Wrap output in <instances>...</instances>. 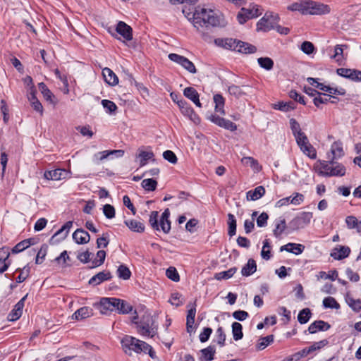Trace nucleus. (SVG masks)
I'll return each mask as SVG.
<instances>
[{
  "label": "nucleus",
  "mask_w": 361,
  "mask_h": 361,
  "mask_svg": "<svg viewBox=\"0 0 361 361\" xmlns=\"http://www.w3.org/2000/svg\"><path fill=\"white\" fill-rule=\"evenodd\" d=\"M274 340V335H268L265 337H261L259 340V342L257 344V348L258 350H264L267 348L270 343H273Z\"/></svg>",
  "instance_id": "79ce46f5"
},
{
  "label": "nucleus",
  "mask_w": 361,
  "mask_h": 361,
  "mask_svg": "<svg viewBox=\"0 0 361 361\" xmlns=\"http://www.w3.org/2000/svg\"><path fill=\"white\" fill-rule=\"evenodd\" d=\"M159 212L157 211H153L149 215V223L154 230H160V223L158 221Z\"/></svg>",
  "instance_id": "8fccbe9b"
},
{
  "label": "nucleus",
  "mask_w": 361,
  "mask_h": 361,
  "mask_svg": "<svg viewBox=\"0 0 361 361\" xmlns=\"http://www.w3.org/2000/svg\"><path fill=\"white\" fill-rule=\"evenodd\" d=\"M73 239L77 244L83 245L90 242V235L82 228H78L73 233Z\"/></svg>",
  "instance_id": "dca6fc26"
},
{
  "label": "nucleus",
  "mask_w": 361,
  "mask_h": 361,
  "mask_svg": "<svg viewBox=\"0 0 361 361\" xmlns=\"http://www.w3.org/2000/svg\"><path fill=\"white\" fill-rule=\"evenodd\" d=\"M238 52L249 54H254L257 51V47L248 42L238 41Z\"/></svg>",
  "instance_id": "f704fd0d"
},
{
  "label": "nucleus",
  "mask_w": 361,
  "mask_h": 361,
  "mask_svg": "<svg viewBox=\"0 0 361 361\" xmlns=\"http://www.w3.org/2000/svg\"><path fill=\"white\" fill-rule=\"evenodd\" d=\"M290 126L295 137L305 134L300 128L299 123L295 118L290 119Z\"/></svg>",
  "instance_id": "864d4df0"
},
{
  "label": "nucleus",
  "mask_w": 361,
  "mask_h": 361,
  "mask_svg": "<svg viewBox=\"0 0 361 361\" xmlns=\"http://www.w3.org/2000/svg\"><path fill=\"white\" fill-rule=\"evenodd\" d=\"M97 257L98 259H94L92 262L93 264L92 268L99 267L104 264L106 257V252L104 250H99L97 253Z\"/></svg>",
  "instance_id": "052dcab7"
},
{
  "label": "nucleus",
  "mask_w": 361,
  "mask_h": 361,
  "mask_svg": "<svg viewBox=\"0 0 361 361\" xmlns=\"http://www.w3.org/2000/svg\"><path fill=\"white\" fill-rule=\"evenodd\" d=\"M257 271V264L255 259H249L247 264L243 266L241 274L243 276H250Z\"/></svg>",
  "instance_id": "7c9ffc66"
},
{
  "label": "nucleus",
  "mask_w": 361,
  "mask_h": 361,
  "mask_svg": "<svg viewBox=\"0 0 361 361\" xmlns=\"http://www.w3.org/2000/svg\"><path fill=\"white\" fill-rule=\"evenodd\" d=\"M112 275L109 271H100L93 276L90 280L88 283L91 286H95L104 281L111 280Z\"/></svg>",
  "instance_id": "f8f14e48"
},
{
  "label": "nucleus",
  "mask_w": 361,
  "mask_h": 361,
  "mask_svg": "<svg viewBox=\"0 0 361 361\" xmlns=\"http://www.w3.org/2000/svg\"><path fill=\"white\" fill-rule=\"evenodd\" d=\"M73 226V221H67L62 227L58 230L51 238L49 242L51 244H56L63 240L68 235L69 231Z\"/></svg>",
  "instance_id": "6e6552de"
},
{
  "label": "nucleus",
  "mask_w": 361,
  "mask_h": 361,
  "mask_svg": "<svg viewBox=\"0 0 361 361\" xmlns=\"http://www.w3.org/2000/svg\"><path fill=\"white\" fill-rule=\"evenodd\" d=\"M93 314L94 313L92 308L87 306H84L77 310L73 314L72 317L76 320H82L92 317Z\"/></svg>",
  "instance_id": "aec40b11"
},
{
  "label": "nucleus",
  "mask_w": 361,
  "mask_h": 361,
  "mask_svg": "<svg viewBox=\"0 0 361 361\" xmlns=\"http://www.w3.org/2000/svg\"><path fill=\"white\" fill-rule=\"evenodd\" d=\"M347 44H337L334 48V54L331 56L332 59H336L339 61L343 57V49L348 48Z\"/></svg>",
  "instance_id": "6e6d98bb"
},
{
  "label": "nucleus",
  "mask_w": 361,
  "mask_h": 361,
  "mask_svg": "<svg viewBox=\"0 0 361 361\" xmlns=\"http://www.w3.org/2000/svg\"><path fill=\"white\" fill-rule=\"evenodd\" d=\"M237 267H232L227 271L216 273L214 276V278L216 280L228 279L234 275V274L237 271Z\"/></svg>",
  "instance_id": "c03bdc74"
},
{
  "label": "nucleus",
  "mask_w": 361,
  "mask_h": 361,
  "mask_svg": "<svg viewBox=\"0 0 361 361\" xmlns=\"http://www.w3.org/2000/svg\"><path fill=\"white\" fill-rule=\"evenodd\" d=\"M101 103L103 107L106 109V113L109 114H114L118 109L116 104L111 100L102 99Z\"/></svg>",
  "instance_id": "5fc2aeb1"
},
{
  "label": "nucleus",
  "mask_w": 361,
  "mask_h": 361,
  "mask_svg": "<svg viewBox=\"0 0 361 361\" xmlns=\"http://www.w3.org/2000/svg\"><path fill=\"white\" fill-rule=\"evenodd\" d=\"M331 152L332 153V159H338L344 155L343 143L341 140L335 141L331 146Z\"/></svg>",
  "instance_id": "2f4dec72"
},
{
  "label": "nucleus",
  "mask_w": 361,
  "mask_h": 361,
  "mask_svg": "<svg viewBox=\"0 0 361 361\" xmlns=\"http://www.w3.org/2000/svg\"><path fill=\"white\" fill-rule=\"evenodd\" d=\"M307 8V14L310 15H323L331 12V8L327 4L318 3L313 1H309Z\"/></svg>",
  "instance_id": "0eeeda50"
},
{
  "label": "nucleus",
  "mask_w": 361,
  "mask_h": 361,
  "mask_svg": "<svg viewBox=\"0 0 361 361\" xmlns=\"http://www.w3.org/2000/svg\"><path fill=\"white\" fill-rule=\"evenodd\" d=\"M228 235L233 237L236 233V219L233 214L229 213L228 214Z\"/></svg>",
  "instance_id": "4c0bfd02"
},
{
  "label": "nucleus",
  "mask_w": 361,
  "mask_h": 361,
  "mask_svg": "<svg viewBox=\"0 0 361 361\" xmlns=\"http://www.w3.org/2000/svg\"><path fill=\"white\" fill-rule=\"evenodd\" d=\"M323 306L324 308H331L338 310L340 308L339 303L333 297H326L323 300Z\"/></svg>",
  "instance_id": "3c124183"
},
{
  "label": "nucleus",
  "mask_w": 361,
  "mask_h": 361,
  "mask_svg": "<svg viewBox=\"0 0 361 361\" xmlns=\"http://www.w3.org/2000/svg\"><path fill=\"white\" fill-rule=\"evenodd\" d=\"M308 5L309 1H300L288 6L287 9L290 11H299L303 15H307Z\"/></svg>",
  "instance_id": "393cba45"
},
{
  "label": "nucleus",
  "mask_w": 361,
  "mask_h": 361,
  "mask_svg": "<svg viewBox=\"0 0 361 361\" xmlns=\"http://www.w3.org/2000/svg\"><path fill=\"white\" fill-rule=\"evenodd\" d=\"M68 171L65 169H56L51 171H46L44 177L47 180H59L66 178Z\"/></svg>",
  "instance_id": "ddd939ff"
},
{
  "label": "nucleus",
  "mask_w": 361,
  "mask_h": 361,
  "mask_svg": "<svg viewBox=\"0 0 361 361\" xmlns=\"http://www.w3.org/2000/svg\"><path fill=\"white\" fill-rule=\"evenodd\" d=\"M232 334L233 339L238 341L243 338V326L239 322H235L232 324Z\"/></svg>",
  "instance_id": "ea45409f"
},
{
  "label": "nucleus",
  "mask_w": 361,
  "mask_h": 361,
  "mask_svg": "<svg viewBox=\"0 0 361 361\" xmlns=\"http://www.w3.org/2000/svg\"><path fill=\"white\" fill-rule=\"evenodd\" d=\"M350 249L348 246L340 245L339 248L336 247L331 253V257L334 259L341 260L349 256Z\"/></svg>",
  "instance_id": "412c9836"
},
{
  "label": "nucleus",
  "mask_w": 361,
  "mask_h": 361,
  "mask_svg": "<svg viewBox=\"0 0 361 361\" xmlns=\"http://www.w3.org/2000/svg\"><path fill=\"white\" fill-rule=\"evenodd\" d=\"M183 13L188 20L192 21L195 27L199 30L200 27H214L220 25L221 19L214 11L207 10L199 7L192 11L186 8L183 9Z\"/></svg>",
  "instance_id": "f257e3e1"
},
{
  "label": "nucleus",
  "mask_w": 361,
  "mask_h": 361,
  "mask_svg": "<svg viewBox=\"0 0 361 361\" xmlns=\"http://www.w3.org/2000/svg\"><path fill=\"white\" fill-rule=\"evenodd\" d=\"M170 210L166 209L160 218V227L164 233H169L171 231V221L169 220Z\"/></svg>",
  "instance_id": "5701e85b"
},
{
  "label": "nucleus",
  "mask_w": 361,
  "mask_h": 361,
  "mask_svg": "<svg viewBox=\"0 0 361 361\" xmlns=\"http://www.w3.org/2000/svg\"><path fill=\"white\" fill-rule=\"evenodd\" d=\"M214 102L215 103V111L221 115H225L224 110L225 99L221 94H216L213 97Z\"/></svg>",
  "instance_id": "473e14b6"
},
{
  "label": "nucleus",
  "mask_w": 361,
  "mask_h": 361,
  "mask_svg": "<svg viewBox=\"0 0 361 361\" xmlns=\"http://www.w3.org/2000/svg\"><path fill=\"white\" fill-rule=\"evenodd\" d=\"M99 311L102 314H107L108 312L114 311L113 306L112 298H102L98 304Z\"/></svg>",
  "instance_id": "4be33fe9"
},
{
  "label": "nucleus",
  "mask_w": 361,
  "mask_h": 361,
  "mask_svg": "<svg viewBox=\"0 0 361 361\" xmlns=\"http://www.w3.org/2000/svg\"><path fill=\"white\" fill-rule=\"evenodd\" d=\"M275 25L273 22L270 21V18H268V15H264L257 23V30L262 32H269L271 30H274Z\"/></svg>",
  "instance_id": "a211bd4d"
},
{
  "label": "nucleus",
  "mask_w": 361,
  "mask_h": 361,
  "mask_svg": "<svg viewBox=\"0 0 361 361\" xmlns=\"http://www.w3.org/2000/svg\"><path fill=\"white\" fill-rule=\"evenodd\" d=\"M201 353L202 357L206 361H212L214 360L216 349L214 345H209L207 348L201 350Z\"/></svg>",
  "instance_id": "de8ad7c7"
},
{
  "label": "nucleus",
  "mask_w": 361,
  "mask_h": 361,
  "mask_svg": "<svg viewBox=\"0 0 361 361\" xmlns=\"http://www.w3.org/2000/svg\"><path fill=\"white\" fill-rule=\"evenodd\" d=\"M338 101L339 99L337 97L322 92L321 94L313 99V103L317 108H321V104H327L328 102L337 104Z\"/></svg>",
  "instance_id": "9d476101"
},
{
  "label": "nucleus",
  "mask_w": 361,
  "mask_h": 361,
  "mask_svg": "<svg viewBox=\"0 0 361 361\" xmlns=\"http://www.w3.org/2000/svg\"><path fill=\"white\" fill-rule=\"evenodd\" d=\"M103 213L106 218L113 219L116 214L115 208L111 204H106L103 207Z\"/></svg>",
  "instance_id": "0e129e2a"
},
{
  "label": "nucleus",
  "mask_w": 361,
  "mask_h": 361,
  "mask_svg": "<svg viewBox=\"0 0 361 361\" xmlns=\"http://www.w3.org/2000/svg\"><path fill=\"white\" fill-rule=\"evenodd\" d=\"M260 6L257 4H250L248 8H242L238 13L237 18L240 24L245 23L248 19L257 18L262 14Z\"/></svg>",
  "instance_id": "20e7f679"
},
{
  "label": "nucleus",
  "mask_w": 361,
  "mask_h": 361,
  "mask_svg": "<svg viewBox=\"0 0 361 361\" xmlns=\"http://www.w3.org/2000/svg\"><path fill=\"white\" fill-rule=\"evenodd\" d=\"M124 223L128 228L133 232L143 233L145 231V225L140 221L136 220H126Z\"/></svg>",
  "instance_id": "e433bc0d"
},
{
  "label": "nucleus",
  "mask_w": 361,
  "mask_h": 361,
  "mask_svg": "<svg viewBox=\"0 0 361 361\" xmlns=\"http://www.w3.org/2000/svg\"><path fill=\"white\" fill-rule=\"evenodd\" d=\"M214 342H216L221 347L225 345L226 334L221 326L218 327L216 331L215 338L213 340Z\"/></svg>",
  "instance_id": "49530a36"
},
{
  "label": "nucleus",
  "mask_w": 361,
  "mask_h": 361,
  "mask_svg": "<svg viewBox=\"0 0 361 361\" xmlns=\"http://www.w3.org/2000/svg\"><path fill=\"white\" fill-rule=\"evenodd\" d=\"M238 41L235 39L233 38H226V39H216L215 44L219 47H224L227 49H231L233 51H236L238 47Z\"/></svg>",
  "instance_id": "2eb2a0df"
},
{
  "label": "nucleus",
  "mask_w": 361,
  "mask_h": 361,
  "mask_svg": "<svg viewBox=\"0 0 361 361\" xmlns=\"http://www.w3.org/2000/svg\"><path fill=\"white\" fill-rule=\"evenodd\" d=\"M116 32L121 35L125 39L129 41L133 39V30L130 26L123 21H119L117 24Z\"/></svg>",
  "instance_id": "4468645a"
},
{
  "label": "nucleus",
  "mask_w": 361,
  "mask_h": 361,
  "mask_svg": "<svg viewBox=\"0 0 361 361\" xmlns=\"http://www.w3.org/2000/svg\"><path fill=\"white\" fill-rule=\"evenodd\" d=\"M166 276L174 282H178L180 281V276L178 273V271L175 267H170L166 271Z\"/></svg>",
  "instance_id": "680f3d73"
},
{
  "label": "nucleus",
  "mask_w": 361,
  "mask_h": 361,
  "mask_svg": "<svg viewBox=\"0 0 361 361\" xmlns=\"http://www.w3.org/2000/svg\"><path fill=\"white\" fill-rule=\"evenodd\" d=\"M183 94L185 97L190 99L197 106L202 107V104L200 102V95L197 91L192 87H188L184 89Z\"/></svg>",
  "instance_id": "6ab92c4d"
},
{
  "label": "nucleus",
  "mask_w": 361,
  "mask_h": 361,
  "mask_svg": "<svg viewBox=\"0 0 361 361\" xmlns=\"http://www.w3.org/2000/svg\"><path fill=\"white\" fill-rule=\"evenodd\" d=\"M300 49L305 54H306L307 55H310L311 54H312L314 51L315 48H314V44L312 42H310L309 41H305L302 43Z\"/></svg>",
  "instance_id": "e2e57ef3"
},
{
  "label": "nucleus",
  "mask_w": 361,
  "mask_h": 361,
  "mask_svg": "<svg viewBox=\"0 0 361 361\" xmlns=\"http://www.w3.org/2000/svg\"><path fill=\"white\" fill-rule=\"evenodd\" d=\"M316 87L322 91H324L328 92V94H333L336 95H345L346 92L345 90L343 88H337V87H331L330 86L325 85L320 82H317V85H315Z\"/></svg>",
  "instance_id": "cd10ccee"
},
{
  "label": "nucleus",
  "mask_w": 361,
  "mask_h": 361,
  "mask_svg": "<svg viewBox=\"0 0 361 361\" xmlns=\"http://www.w3.org/2000/svg\"><path fill=\"white\" fill-rule=\"evenodd\" d=\"M334 160L331 159L330 161L332 169H331V172H328L329 176H343L345 173V167L341 164L335 162Z\"/></svg>",
  "instance_id": "bb28decb"
},
{
  "label": "nucleus",
  "mask_w": 361,
  "mask_h": 361,
  "mask_svg": "<svg viewBox=\"0 0 361 361\" xmlns=\"http://www.w3.org/2000/svg\"><path fill=\"white\" fill-rule=\"evenodd\" d=\"M259 66L267 71H270L274 67V61L269 57H260L257 59Z\"/></svg>",
  "instance_id": "a18cd8bd"
},
{
  "label": "nucleus",
  "mask_w": 361,
  "mask_h": 361,
  "mask_svg": "<svg viewBox=\"0 0 361 361\" xmlns=\"http://www.w3.org/2000/svg\"><path fill=\"white\" fill-rule=\"evenodd\" d=\"M313 217V214L309 212H302L298 214L289 222L290 228L292 231H297L305 228L308 225Z\"/></svg>",
  "instance_id": "39448f33"
},
{
  "label": "nucleus",
  "mask_w": 361,
  "mask_h": 361,
  "mask_svg": "<svg viewBox=\"0 0 361 361\" xmlns=\"http://www.w3.org/2000/svg\"><path fill=\"white\" fill-rule=\"evenodd\" d=\"M287 228L286 219L283 217H280L279 219L275 221V228L273 231L274 235L276 238H279Z\"/></svg>",
  "instance_id": "72a5a7b5"
},
{
  "label": "nucleus",
  "mask_w": 361,
  "mask_h": 361,
  "mask_svg": "<svg viewBox=\"0 0 361 361\" xmlns=\"http://www.w3.org/2000/svg\"><path fill=\"white\" fill-rule=\"evenodd\" d=\"M16 271H20L19 276L16 278V282L20 283L25 281L26 279L29 276L30 267L28 265H26L23 267V269H17Z\"/></svg>",
  "instance_id": "4d7b16f0"
},
{
  "label": "nucleus",
  "mask_w": 361,
  "mask_h": 361,
  "mask_svg": "<svg viewBox=\"0 0 361 361\" xmlns=\"http://www.w3.org/2000/svg\"><path fill=\"white\" fill-rule=\"evenodd\" d=\"M349 307L355 312H358L361 310V300L349 298L346 300Z\"/></svg>",
  "instance_id": "bf43d9fd"
},
{
  "label": "nucleus",
  "mask_w": 361,
  "mask_h": 361,
  "mask_svg": "<svg viewBox=\"0 0 361 361\" xmlns=\"http://www.w3.org/2000/svg\"><path fill=\"white\" fill-rule=\"evenodd\" d=\"M29 243L26 240H22L18 244H16L11 250V252L13 254H18L26 248L29 247Z\"/></svg>",
  "instance_id": "774afa93"
},
{
  "label": "nucleus",
  "mask_w": 361,
  "mask_h": 361,
  "mask_svg": "<svg viewBox=\"0 0 361 361\" xmlns=\"http://www.w3.org/2000/svg\"><path fill=\"white\" fill-rule=\"evenodd\" d=\"M274 109L280 110L284 112H288L290 110H293L295 108V104L293 102H279L277 104L273 105Z\"/></svg>",
  "instance_id": "58836bf2"
},
{
  "label": "nucleus",
  "mask_w": 361,
  "mask_h": 361,
  "mask_svg": "<svg viewBox=\"0 0 361 361\" xmlns=\"http://www.w3.org/2000/svg\"><path fill=\"white\" fill-rule=\"evenodd\" d=\"M121 343L125 353L131 355L133 351L136 353H142L143 351L142 343H146V342L131 336L126 335L121 339Z\"/></svg>",
  "instance_id": "7ed1b4c3"
},
{
  "label": "nucleus",
  "mask_w": 361,
  "mask_h": 361,
  "mask_svg": "<svg viewBox=\"0 0 361 361\" xmlns=\"http://www.w3.org/2000/svg\"><path fill=\"white\" fill-rule=\"evenodd\" d=\"M312 317L311 310L309 308H304L300 311L298 315V322L301 324H306Z\"/></svg>",
  "instance_id": "a19ab883"
},
{
  "label": "nucleus",
  "mask_w": 361,
  "mask_h": 361,
  "mask_svg": "<svg viewBox=\"0 0 361 361\" xmlns=\"http://www.w3.org/2000/svg\"><path fill=\"white\" fill-rule=\"evenodd\" d=\"M169 59L171 61L180 65L183 68L191 73H195L197 72V69L194 63L183 56L172 53L169 55Z\"/></svg>",
  "instance_id": "423d86ee"
},
{
  "label": "nucleus",
  "mask_w": 361,
  "mask_h": 361,
  "mask_svg": "<svg viewBox=\"0 0 361 361\" xmlns=\"http://www.w3.org/2000/svg\"><path fill=\"white\" fill-rule=\"evenodd\" d=\"M265 194V188L260 185L254 190H249L247 192V199L248 200L255 201L261 198Z\"/></svg>",
  "instance_id": "c756f323"
},
{
  "label": "nucleus",
  "mask_w": 361,
  "mask_h": 361,
  "mask_svg": "<svg viewBox=\"0 0 361 361\" xmlns=\"http://www.w3.org/2000/svg\"><path fill=\"white\" fill-rule=\"evenodd\" d=\"M331 328V325L323 320H317L312 322L308 327L310 334H315L318 331H326Z\"/></svg>",
  "instance_id": "f3484780"
},
{
  "label": "nucleus",
  "mask_w": 361,
  "mask_h": 361,
  "mask_svg": "<svg viewBox=\"0 0 361 361\" xmlns=\"http://www.w3.org/2000/svg\"><path fill=\"white\" fill-rule=\"evenodd\" d=\"M305 250V246L302 244H297L293 243H288L280 247V251H286L293 253L296 255L301 254Z\"/></svg>",
  "instance_id": "b1692460"
},
{
  "label": "nucleus",
  "mask_w": 361,
  "mask_h": 361,
  "mask_svg": "<svg viewBox=\"0 0 361 361\" xmlns=\"http://www.w3.org/2000/svg\"><path fill=\"white\" fill-rule=\"evenodd\" d=\"M102 75L105 82L109 85L114 86L118 83L117 75L109 68H104L102 70Z\"/></svg>",
  "instance_id": "a878e982"
},
{
  "label": "nucleus",
  "mask_w": 361,
  "mask_h": 361,
  "mask_svg": "<svg viewBox=\"0 0 361 361\" xmlns=\"http://www.w3.org/2000/svg\"><path fill=\"white\" fill-rule=\"evenodd\" d=\"M111 155H114L116 157H122L124 155V151L122 149H114L99 152L94 155V160L97 162L103 161L109 158Z\"/></svg>",
  "instance_id": "9b49d317"
},
{
  "label": "nucleus",
  "mask_w": 361,
  "mask_h": 361,
  "mask_svg": "<svg viewBox=\"0 0 361 361\" xmlns=\"http://www.w3.org/2000/svg\"><path fill=\"white\" fill-rule=\"evenodd\" d=\"M305 155L309 157L312 159L317 158V152L315 148L310 144L308 143L300 149Z\"/></svg>",
  "instance_id": "13d9d810"
},
{
  "label": "nucleus",
  "mask_w": 361,
  "mask_h": 361,
  "mask_svg": "<svg viewBox=\"0 0 361 361\" xmlns=\"http://www.w3.org/2000/svg\"><path fill=\"white\" fill-rule=\"evenodd\" d=\"M288 96L290 97V98H291L292 99L295 100V102H299L300 104H302V105H305L306 104V102L305 100V97L304 96H302L301 94H300L296 90H292L289 92L288 93Z\"/></svg>",
  "instance_id": "69168bd1"
},
{
  "label": "nucleus",
  "mask_w": 361,
  "mask_h": 361,
  "mask_svg": "<svg viewBox=\"0 0 361 361\" xmlns=\"http://www.w3.org/2000/svg\"><path fill=\"white\" fill-rule=\"evenodd\" d=\"M141 185L145 190L154 191L157 186V181L153 178L144 179Z\"/></svg>",
  "instance_id": "09e8293b"
},
{
  "label": "nucleus",
  "mask_w": 361,
  "mask_h": 361,
  "mask_svg": "<svg viewBox=\"0 0 361 361\" xmlns=\"http://www.w3.org/2000/svg\"><path fill=\"white\" fill-rule=\"evenodd\" d=\"M118 277L123 280H128L131 276V271L129 268L124 264L120 265L116 271Z\"/></svg>",
  "instance_id": "37998d69"
},
{
  "label": "nucleus",
  "mask_w": 361,
  "mask_h": 361,
  "mask_svg": "<svg viewBox=\"0 0 361 361\" xmlns=\"http://www.w3.org/2000/svg\"><path fill=\"white\" fill-rule=\"evenodd\" d=\"M137 332L144 336L153 338L157 334V326L154 325V321L149 313H145L139 324H137Z\"/></svg>",
  "instance_id": "f03ea898"
},
{
  "label": "nucleus",
  "mask_w": 361,
  "mask_h": 361,
  "mask_svg": "<svg viewBox=\"0 0 361 361\" xmlns=\"http://www.w3.org/2000/svg\"><path fill=\"white\" fill-rule=\"evenodd\" d=\"M39 89L41 91L44 98L49 102L50 103L55 105L57 103V101L55 100V96L53 94V93L49 90V89L47 87L45 83L44 82H39Z\"/></svg>",
  "instance_id": "c85d7f7f"
},
{
  "label": "nucleus",
  "mask_w": 361,
  "mask_h": 361,
  "mask_svg": "<svg viewBox=\"0 0 361 361\" xmlns=\"http://www.w3.org/2000/svg\"><path fill=\"white\" fill-rule=\"evenodd\" d=\"M270 248L271 245L269 240L268 239L264 240L263 242L261 256L265 260H269L271 257Z\"/></svg>",
  "instance_id": "603ef678"
},
{
  "label": "nucleus",
  "mask_w": 361,
  "mask_h": 361,
  "mask_svg": "<svg viewBox=\"0 0 361 361\" xmlns=\"http://www.w3.org/2000/svg\"><path fill=\"white\" fill-rule=\"evenodd\" d=\"M154 154L152 151L146 152L139 149V154L137 158L140 159V166H145L149 160L154 161Z\"/></svg>",
  "instance_id": "c9c22d12"
},
{
  "label": "nucleus",
  "mask_w": 361,
  "mask_h": 361,
  "mask_svg": "<svg viewBox=\"0 0 361 361\" xmlns=\"http://www.w3.org/2000/svg\"><path fill=\"white\" fill-rule=\"evenodd\" d=\"M27 294L23 297L15 305L13 309L8 315V319L11 322L18 320L22 315L24 303Z\"/></svg>",
  "instance_id": "1a4fd4ad"
},
{
  "label": "nucleus",
  "mask_w": 361,
  "mask_h": 361,
  "mask_svg": "<svg viewBox=\"0 0 361 361\" xmlns=\"http://www.w3.org/2000/svg\"><path fill=\"white\" fill-rule=\"evenodd\" d=\"M10 256V249L8 247H2L0 248V265L5 263L6 261H11L8 258Z\"/></svg>",
  "instance_id": "338daca9"
}]
</instances>
